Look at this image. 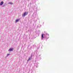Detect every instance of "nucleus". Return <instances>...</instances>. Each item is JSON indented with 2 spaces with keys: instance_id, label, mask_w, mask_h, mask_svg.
<instances>
[{
  "instance_id": "1",
  "label": "nucleus",
  "mask_w": 73,
  "mask_h": 73,
  "mask_svg": "<svg viewBox=\"0 0 73 73\" xmlns=\"http://www.w3.org/2000/svg\"><path fill=\"white\" fill-rule=\"evenodd\" d=\"M49 37V34L47 32L44 31V34H42L41 36V40H44V39L48 40Z\"/></svg>"
},
{
  "instance_id": "2",
  "label": "nucleus",
  "mask_w": 73,
  "mask_h": 73,
  "mask_svg": "<svg viewBox=\"0 0 73 73\" xmlns=\"http://www.w3.org/2000/svg\"><path fill=\"white\" fill-rule=\"evenodd\" d=\"M28 14V12H25L23 14H22V17H24L25 16H27Z\"/></svg>"
},
{
  "instance_id": "3",
  "label": "nucleus",
  "mask_w": 73,
  "mask_h": 73,
  "mask_svg": "<svg viewBox=\"0 0 73 73\" xmlns=\"http://www.w3.org/2000/svg\"><path fill=\"white\" fill-rule=\"evenodd\" d=\"M32 56H33V55L32 54H31V56H30V57L29 58V59L27 60L28 62L32 60Z\"/></svg>"
},
{
  "instance_id": "4",
  "label": "nucleus",
  "mask_w": 73,
  "mask_h": 73,
  "mask_svg": "<svg viewBox=\"0 0 73 73\" xmlns=\"http://www.w3.org/2000/svg\"><path fill=\"white\" fill-rule=\"evenodd\" d=\"M41 55H38V60H41Z\"/></svg>"
},
{
  "instance_id": "5",
  "label": "nucleus",
  "mask_w": 73,
  "mask_h": 73,
  "mask_svg": "<svg viewBox=\"0 0 73 73\" xmlns=\"http://www.w3.org/2000/svg\"><path fill=\"white\" fill-rule=\"evenodd\" d=\"M20 19H16L15 21V23H17V22H19V21H20Z\"/></svg>"
},
{
  "instance_id": "6",
  "label": "nucleus",
  "mask_w": 73,
  "mask_h": 73,
  "mask_svg": "<svg viewBox=\"0 0 73 73\" xmlns=\"http://www.w3.org/2000/svg\"><path fill=\"white\" fill-rule=\"evenodd\" d=\"M13 50V48H9V51H12Z\"/></svg>"
},
{
  "instance_id": "7",
  "label": "nucleus",
  "mask_w": 73,
  "mask_h": 73,
  "mask_svg": "<svg viewBox=\"0 0 73 73\" xmlns=\"http://www.w3.org/2000/svg\"><path fill=\"white\" fill-rule=\"evenodd\" d=\"M4 2L3 1H1L0 3V5H2L3 4Z\"/></svg>"
},
{
  "instance_id": "8",
  "label": "nucleus",
  "mask_w": 73,
  "mask_h": 73,
  "mask_svg": "<svg viewBox=\"0 0 73 73\" xmlns=\"http://www.w3.org/2000/svg\"><path fill=\"white\" fill-rule=\"evenodd\" d=\"M35 65L36 66V68H37V67H38V65H37V63H35Z\"/></svg>"
},
{
  "instance_id": "9",
  "label": "nucleus",
  "mask_w": 73,
  "mask_h": 73,
  "mask_svg": "<svg viewBox=\"0 0 73 73\" xmlns=\"http://www.w3.org/2000/svg\"><path fill=\"white\" fill-rule=\"evenodd\" d=\"M9 54H7V56H6V58H7V57H8V56H9Z\"/></svg>"
},
{
  "instance_id": "10",
  "label": "nucleus",
  "mask_w": 73,
  "mask_h": 73,
  "mask_svg": "<svg viewBox=\"0 0 73 73\" xmlns=\"http://www.w3.org/2000/svg\"><path fill=\"white\" fill-rule=\"evenodd\" d=\"M9 4H11V5H12V4H13V3H12V2H10Z\"/></svg>"
},
{
  "instance_id": "11",
  "label": "nucleus",
  "mask_w": 73,
  "mask_h": 73,
  "mask_svg": "<svg viewBox=\"0 0 73 73\" xmlns=\"http://www.w3.org/2000/svg\"><path fill=\"white\" fill-rule=\"evenodd\" d=\"M5 4H4L3 5V7H5Z\"/></svg>"
},
{
  "instance_id": "12",
  "label": "nucleus",
  "mask_w": 73,
  "mask_h": 73,
  "mask_svg": "<svg viewBox=\"0 0 73 73\" xmlns=\"http://www.w3.org/2000/svg\"><path fill=\"white\" fill-rule=\"evenodd\" d=\"M44 23L43 22V23H42V25H44Z\"/></svg>"
},
{
  "instance_id": "13",
  "label": "nucleus",
  "mask_w": 73,
  "mask_h": 73,
  "mask_svg": "<svg viewBox=\"0 0 73 73\" xmlns=\"http://www.w3.org/2000/svg\"><path fill=\"white\" fill-rule=\"evenodd\" d=\"M8 51H9V49Z\"/></svg>"
}]
</instances>
